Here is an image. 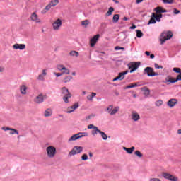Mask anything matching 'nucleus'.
<instances>
[{
  "label": "nucleus",
  "mask_w": 181,
  "mask_h": 181,
  "mask_svg": "<svg viewBox=\"0 0 181 181\" xmlns=\"http://www.w3.org/2000/svg\"><path fill=\"white\" fill-rule=\"evenodd\" d=\"M156 14L153 13L151 16V18L149 21L148 25L156 23L157 22H160L162 19V13H166L168 11L163 9L162 7H157L155 8Z\"/></svg>",
  "instance_id": "1"
},
{
  "label": "nucleus",
  "mask_w": 181,
  "mask_h": 181,
  "mask_svg": "<svg viewBox=\"0 0 181 181\" xmlns=\"http://www.w3.org/2000/svg\"><path fill=\"white\" fill-rule=\"evenodd\" d=\"M61 94L62 95V100L65 104H69L70 103V98H71V93L69 89L66 87H62L61 88Z\"/></svg>",
  "instance_id": "2"
},
{
  "label": "nucleus",
  "mask_w": 181,
  "mask_h": 181,
  "mask_svg": "<svg viewBox=\"0 0 181 181\" xmlns=\"http://www.w3.org/2000/svg\"><path fill=\"white\" fill-rule=\"evenodd\" d=\"M173 36V33L172 31L163 32L159 37L160 45H165L166 40H170V39H172Z\"/></svg>",
  "instance_id": "3"
},
{
  "label": "nucleus",
  "mask_w": 181,
  "mask_h": 181,
  "mask_svg": "<svg viewBox=\"0 0 181 181\" xmlns=\"http://www.w3.org/2000/svg\"><path fill=\"white\" fill-rule=\"evenodd\" d=\"M62 25H63V21H62V19L57 18L54 20L52 24L53 30L55 32H59V30L62 28Z\"/></svg>",
  "instance_id": "4"
},
{
  "label": "nucleus",
  "mask_w": 181,
  "mask_h": 181,
  "mask_svg": "<svg viewBox=\"0 0 181 181\" xmlns=\"http://www.w3.org/2000/svg\"><path fill=\"white\" fill-rule=\"evenodd\" d=\"M119 111V106L114 107L112 105H110L106 108V112L109 115H115L117 112Z\"/></svg>",
  "instance_id": "5"
},
{
  "label": "nucleus",
  "mask_w": 181,
  "mask_h": 181,
  "mask_svg": "<svg viewBox=\"0 0 181 181\" xmlns=\"http://www.w3.org/2000/svg\"><path fill=\"white\" fill-rule=\"evenodd\" d=\"M57 69L58 70V71H60L62 75L65 74L66 76H69V74H70V69L62 64L57 65Z\"/></svg>",
  "instance_id": "6"
},
{
  "label": "nucleus",
  "mask_w": 181,
  "mask_h": 181,
  "mask_svg": "<svg viewBox=\"0 0 181 181\" xmlns=\"http://www.w3.org/2000/svg\"><path fill=\"white\" fill-rule=\"evenodd\" d=\"M46 152L48 158H53L54 156H56L57 151L56 147L53 146H49L46 148Z\"/></svg>",
  "instance_id": "7"
},
{
  "label": "nucleus",
  "mask_w": 181,
  "mask_h": 181,
  "mask_svg": "<svg viewBox=\"0 0 181 181\" xmlns=\"http://www.w3.org/2000/svg\"><path fill=\"white\" fill-rule=\"evenodd\" d=\"M87 128L88 129H92L91 135L93 136H97V135H98V134H100V132H101V130L98 129V127L95 126L94 124H88Z\"/></svg>",
  "instance_id": "8"
},
{
  "label": "nucleus",
  "mask_w": 181,
  "mask_h": 181,
  "mask_svg": "<svg viewBox=\"0 0 181 181\" xmlns=\"http://www.w3.org/2000/svg\"><path fill=\"white\" fill-rule=\"evenodd\" d=\"M81 152H83V146H75L69 153V156H74V155L81 153Z\"/></svg>",
  "instance_id": "9"
},
{
  "label": "nucleus",
  "mask_w": 181,
  "mask_h": 181,
  "mask_svg": "<svg viewBox=\"0 0 181 181\" xmlns=\"http://www.w3.org/2000/svg\"><path fill=\"white\" fill-rule=\"evenodd\" d=\"M139 66H141V62H130L128 64V68L130 69V73H134L137 69L139 68Z\"/></svg>",
  "instance_id": "10"
},
{
  "label": "nucleus",
  "mask_w": 181,
  "mask_h": 181,
  "mask_svg": "<svg viewBox=\"0 0 181 181\" xmlns=\"http://www.w3.org/2000/svg\"><path fill=\"white\" fill-rule=\"evenodd\" d=\"M45 98H46V95L43 93H40L34 98V103L35 104H42L45 101Z\"/></svg>",
  "instance_id": "11"
},
{
  "label": "nucleus",
  "mask_w": 181,
  "mask_h": 181,
  "mask_svg": "<svg viewBox=\"0 0 181 181\" xmlns=\"http://www.w3.org/2000/svg\"><path fill=\"white\" fill-rule=\"evenodd\" d=\"M162 176L165 179H168V180H170V181H178L179 180V178H177V177H175L173 175H170L168 173H163Z\"/></svg>",
  "instance_id": "12"
},
{
  "label": "nucleus",
  "mask_w": 181,
  "mask_h": 181,
  "mask_svg": "<svg viewBox=\"0 0 181 181\" xmlns=\"http://www.w3.org/2000/svg\"><path fill=\"white\" fill-rule=\"evenodd\" d=\"M144 71L147 74L148 77H155V76H159L158 73H155L151 67L145 68Z\"/></svg>",
  "instance_id": "13"
},
{
  "label": "nucleus",
  "mask_w": 181,
  "mask_h": 181,
  "mask_svg": "<svg viewBox=\"0 0 181 181\" xmlns=\"http://www.w3.org/2000/svg\"><path fill=\"white\" fill-rule=\"evenodd\" d=\"M79 107L80 104L78 103V102L75 103L74 105L69 106L67 108V114H71V112H74V111H76V110H77Z\"/></svg>",
  "instance_id": "14"
},
{
  "label": "nucleus",
  "mask_w": 181,
  "mask_h": 181,
  "mask_svg": "<svg viewBox=\"0 0 181 181\" xmlns=\"http://www.w3.org/2000/svg\"><path fill=\"white\" fill-rule=\"evenodd\" d=\"M131 119L134 121V122H138L139 119H141V115L136 111H132L130 115Z\"/></svg>",
  "instance_id": "15"
},
{
  "label": "nucleus",
  "mask_w": 181,
  "mask_h": 181,
  "mask_svg": "<svg viewBox=\"0 0 181 181\" xmlns=\"http://www.w3.org/2000/svg\"><path fill=\"white\" fill-rule=\"evenodd\" d=\"M30 19L35 23H42V20L39 18V16L36 12H33L30 16Z\"/></svg>",
  "instance_id": "16"
},
{
  "label": "nucleus",
  "mask_w": 181,
  "mask_h": 181,
  "mask_svg": "<svg viewBox=\"0 0 181 181\" xmlns=\"http://www.w3.org/2000/svg\"><path fill=\"white\" fill-rule=\"evenodd\" d=\"M98 39H100V34H97L94 35L92 38H90V47H94V46H95V43L98 42Z\"/></svg>",
  "instance_id": "17"
},
{
  "label": "nucleus",
  "mask_w": 181,
  "mask_h": 181,
  "mask_svg": "<svg viewBox=\"0 0 181 181\" xmlns=\"http://www.w3.org/2000/svg\"><path fill=\"white\" fill-rule=\"evenodd\" d=\"M47 76V69H42L41 74H40L37 78L39 81H45V77Z\"/></svg>",
  "instance_id": "18"
},
{
  "label": "nucleus",
  "mask_w": 181,
  "mask_h": 181,
  "mask_svg": "<svg viewBox=\"0 0 181 181\" xmlns=\"http://www.w3.org/2000/svg\"><path fill=\"white\" fill-rule=\"evenodd\" d=\"M13 49L14 50H25L26 49V45L16 43L13 45Z\"/></svg>",
  "instance_id": "19"
},
{
  "label": "nucleus",
  "mask_w": 181,
  "mask_h": 181,
  "mask_svg": "<svg viewBox=\"0 0 181 181\" xmlns=\"http://www.w3.org/2000/svg\"><path fill=\"white\" fill-rule=\"evenodd\" d=\"M177 104V99L172 98L167 102V105L169 108H173Z\"/></svg>",
  "instance_id": "20"
},
{
  "label": "nucleus",
  "mask_w": 181,
  "mask_h": 181,
  "mask_svg": "<svg viewBox=\"0 0 181 181\" xmlns=\"http://www.w3.org/2000/svg\"><path fill=\"white\" fill-rule=\"evenodd\" d=\"M78 141V137L77 136V134H74L71 135L67 140L68 144H73V142Z\"/></svg>",
  "instance_id": "21"
},
{
  "label": "nucleus",
  "mask_w": 181,
  "mask_h": 181,
  "mask_svg": "<svg viewBox=\"0 0 181 181\" xmlns=\"http://www.w3.org/2000/svg\"><path fill=\"white\" fill-rule=\"evenodd\" d=\"M20 93L22 95H26L28 94V86L26 85H21L20 86Z\"/></svg>",
  "instance_id": "22"
},
{
  "label": "nucleus",
  "mask_w": 181,
  "mask_h": 181,
  "mask_svg": "<svg viewBox=\"0 0 181 181\" xmlns=\"http://www.w3.org/2000/svg\"><path fill=\"white\" fill-rule=\"evenodd\" d=\"M97 95L96 93L94 92H91L90 93L87 97H86V100H88V101H89L90 103H93V101H94V98Z\"/></svg>",
  "instance_id": "23"
},
{
  "label": "nucleus",
  "mask_w": 181,
  "mask_h": 181,
  "mask_svg": "<svg viewBox=\"0 0 181 181\" xmlns=\"http://www.w3.org/2000/svg\"><path fill=\"white\" fill-rule=\"evenodd\" d=\"M43 115L46 118L52 117V115H53V110L51 108H47L44 111Z\"/></svg>",
  "instance_id": "24"
},
{
  "label": "nucleus",
  "mask_w": 181,
  "mask_h": 181,
  "mask_svg": "<svg viewBox=\"0 0 181 181\" xmlns=\"http://www.w3.org/2000/svg\"><path fill=\"white\" fill-rule=\"evenodd\" d=\"M141 91L144 97H149V95H151V90H149V88H148L147 87L141 88Z\"/></svg>",
  "instance_id": "25"
},
{
  "label": "nucleus",
  "mask_w": 181,
  "mask_h": 181,
  "mask_svg": "<svg viewBox=\"0 0 181 181\" xmlns=\"http://www.w3.org/2000/svg\"><path fill=\"white\" fill-rule=\"evenodd\" d=\"M128 73H129L128 71H125L119 73V74L117 76V78L120 81L124 80V78H125V76H127V74H128Z\"/></svg>",
  "instance_id": "26"
},
{
  "label": "nucleus",
  "mask_w": 181,
  "mask_h": 181,
  "mask_svg": "<svg viewBox=\"0 0 181 181\" xmlns=\"http://www.w3.org/2000/svg\"><path fill=\"white\" fill-rule=\"evenodd\" d=\"M123 151H125V152H127V153H129V155H132V153H133L134 151H135V147L134 146H132L131 148L123 147Z\"/></svg>",
  "instance_id": "27"
},
{
  "label": "nucleus",
  "mask_w": 181,
  "mask_h": 181,
  "mask_svg": "<svg viewBox=\"0 0 181 181\" xmlns=\"http://www.w3.org/2000/svg\"><path fill=\"white\" fill-rule=\"evenodd\" d=\"M134 87H141L139 83H130L129 85L127 86L124 88L125 90H128V88H134Z\"/></svg>",
  "instance_id": "28"
},
{
  "label": "nucleus",
  "mask_w": 181,
  "mask_h": 181,
  "mask_svg": "<svg viewBox=\"0 0 181 181\" xmlns=\"http://www.w3.org/2000/svg\"><path fill=\"white\" fill-rule=\"evenodd\" d=\"M76 136H78V139H81V138H85L86 136H88V132H78L76 133Z\"/></svg>",
  "instance_id": "29"
},
{
  "label": "nucleus",
  "mask_w": 181,
  "mask_h": 181,
  "mask_svg": "<svg viewBox=\"0 0 181 181\" xmlns=\"http://www.w3.org/2000/svg\"><path fill=\"white\" fill-rule=\"evenodd\" d=\"M165 83L169 84V83H177V81H176V79H173L172 77L170 76H167L165 78Z\"/></svg>",
  "instance_id": "30"
},
{
  "label": "nucleus",
  "mask_w": 181,
  "mask_h": 181,
  "mask_svg": "<svg viewBox=\"0 0 181 181\" xmlns=\"http://www.w3.org/2000/svg\"><path fill=\"white\" fill-rule=\"evenodd\" d=\"M50 9H52V6L50 5V4H49L48 5H47L45 6V8L41 11V13H42V15H45V13H47V12H49V11H50Z\"/></svg>",
  "instance_id": "31"
},
{
  "label": "nucleus",
  "mask_w": 181,
  "mask_h": 181,
  "mask_svg": "<svg viewBox=\"0 0 181 181\" xmlns=\"http://www.w3.org/2000/svg\"><path fill=\"white\" fill-rule=\"evenodd\" d=\"M9 132V135H15V134L16 135H19V132H18V130L15 129H13V128H10V129L8 130Z\"/></svg>",
  "instance_id": "32"
},
{
  "label": "nucleus",
  "mask_w": 181,
  "mask_h": 181,
  "mask_svg": "<svg viewBox=\"0 0 181 181\" xmlns=\"http://www.w3.org/2000/svg\"><path fill=\"white\" fill-rule=\"evenodd\" d=\"M99 134H100L101 138L102 139H103V141H107L108 139V136L104 132L100 130V132L99 133Z\"/></svg>",
  "instance_id": "33"
},
{
  "label": "nucleus",
  "mask_w": 181,
  "mask_h": 181,
  "mask_svg": "<svg viewBox=\"0 0 181 181\" xmlns=\"http://www.w3.org/2000/svg\"><path fill=\"white\" fill-rule=\"evenodd\" d=\"M72 78H73V77H71V76H66L64 78L63 81L65 83H70V81H71Z\"/></svg>",
  "instance_id": "34"
},
{
  "label": "nucleus",
  "mask_w": 181,
  "mask_h": 181,
  "mask_svg": "<svg viewBox=\"0 0 181 181\" xmlns=\"http://www.w3.org/2000/svg\"><path fill=\"white\" fill-rule=\"evenodd\" d=\"M156 107H162L163 105V101L161 99H159L155 102Z\"/></svg>",
  "instance_id": "35"
},
{
  "label": "nucleus",
  "mask_w": 181,
  "mask_h": 181,
  "mask_svg": "<svg viewBox=\"0 0 181 181\" xmlns=\"http://www.w3.org/2000/svg\"><path fill=\"white\" fill-rule=\"evenodd\" d=\"M88 25H90V21L84 20V21H81V25L83 28H87V26H88Z\"/></svg>",
  "instance_id": "36"
},
{
  "label": "nucleus",
  "mask_w": 181,
  "mask_h": 181,
  "mask_svg": "<svg viewBox=\"0 0 181 181\" xmlns=\"http://www.w3.org/2000/svg\"><path fill=\"white\" fill-rule=\"evenodd\" d=\"M118 21H119V15L115 14L112 18V22H114V23H117V22H118Z\"/></svg>",
  "instance_id": "37"
},
{
  "label": "nucleus",
  "mask_w": 181,
  "mask_h": 181,
  "mask_svg": "<svg viewBox=\"0 0 181 181\" xmlns=\"http://www.w3.org/2000/svg\"><path fill=\"white\" fill-rule=\"evenodd\" d=\"M112 12H114V8L110 7L106 13V16H111V15H112Z\"/></svg>",
  "instance_id": "38"
},
{
  "label": "nucleus",
  "mask_w": 181,
  "mask_h": 181,
  "mask_svg": "<svg viewBox=\"0 0 181 181\" xmlns=\"http://www.w3.org/2000/svg\"><path fill=\"white\" fill-rule=\"evenodd\" d=\"M69 54L72 57H78V52L77 51H71Z\"/></svg>",
  "instance_id": "39"
},
{
  "label": "nucleus",
  "mask_w": 181,
  "mask_h": 181,
  "mask_svg": "<svg viewBox=\"0 0 181 181\" xmlns=\"http://www.w3.org/2000/svg\"><path fill=\"white\" fill-rule=\"evenodd\" d=\"M136 37L141 38L144 36V33H142V31L139 30H136Z\"/></svg>",
  "instance_id": "40"
},
{
  "label": "nucleus",
  "mask_w": 181,
  "mask_h": 181,
  "mask_svg": "<svg viewBox=\"0 0 181 181\" xmlns=\"http://www.w3.org/2000/svg\"><path fill=\"white\" fill-rule=\"evenodd\" d=\"M95 116H96L95 114L92 113V114L89 115L88 116H87L86 117V121H88L89 119H93V118H95Z\"/></svg>",
  "instance_id": "41"
},
{
  "label": "nucleus",
  "mask_w": 181,
  "mask_h": 181,
  "mask_svg": "<svg viewBox=\"0 0 181 181\" xmlns=\"http://www.w3.org/2000/svg\"><path fill=\"white\" fill-rule=\"evenodd\" d=\"M134 155H136V156L139 158H144V154H142V153H141V151H136L134 152Z\"/></svg>",
  "instance_id": "42"
},
{
  "label": "nucleus",
  "mask_w": 181,
  "mask_h": 181,
  "mask_svg": "<svg viewBox=\"0 0 181 181\" xmlns=\"http://www.w3.org/2000/svg\"><path fill=\"white\" fill-rule=\"evenodd\" d=\"M59 4V0H52L50 1L49 4L52 6H56Z\"/></svg>",
  "instance_id": "43"
},
{
  "label": "nucleus",
  "mask_w": 181,
  "mask_h": 181,
  "mask_svg": "<svg viewBox=\"0 0 181 181\" xmlns=\"http://www.w3.org/2000/svg\"><path fill=\"white\" fill-rule=\"evenodd\" d=\"M163 4H168L171 5V4H173L174 0H163Z\"/></svg>",
  "instance_id": "44"
},
{
  "label": "nucleus",
  "mask_w": 181,
  "mask_h": 181,
  "mask_svg": "<svg viewBox=\"0 0 181 181\" xmlns=\"http://www.w3.org/2000/svg\"><path fill=\"white\" fill-rule=\"evenodd\" d=\"M53 74H54V76H56V77H62V76H63V74L61 72H53Z\"/></svg>",
  "instance_id": "45"
},
{
  "label": "nucleus",
  "mask_w": 181,
  "mask_h": 181,
  "mask_svg": "<svg viewBox=\"0 0 181 181\" xmlns=\"http://www.w3.org/2000/svg\"><path fill=\"white\" fill-rule=\"evenodd\" d=\"M173 71H175V73H178L179 74H181V70L180 68H173Z\"/></svg>",
  "instance_id": "46"
},
{
  "label": "nucleus",
  "mask_w": 181,
  "mask_h": 181,
  "mask_svg": "<svg viewBox=\"0 0 181 181\" xmlns=\"http://www.w3.org/2000/svg\"><path fill=\"white\" fill-rule=\"evenodd\" d=\"M173 13H174V15H179V13H180V11L177 10L176 8H174Z\"/></svg>",
  "instance_id": "47"
},
{
  "label": "nucleus",
  "mask_w": 181,
  "mask_h": 181,
  "mask_svg": "<svg viewBox=\"0 0 181 181\" xmlns=\"http://www.w3.org/2000/svg\"><path fill=\"white\" fill-rule=\"evenodd\" d=\"M115 50H125V48L124 47H121L119 46H116L115 47Z\"/></svg>",
  "instance_id": "48"
},
{
  "label": "nucleus",
  "mask_w": 181,
  "mask_h": 181,
  "mask_svg": "<svg viewBox=\"0 0 181 181\" xmlns=\"http://www.w3.org/2000/svg\"><path fill=\"white\" fill-rule=\"evenodd\" d=\"M155 69H163V66H159L158 64H154Z\"/></svg>",
  "instance_id": "49"
},
{
  "label": "nucleus",
  "mask_w": 181,
  "mask_h": 181,
  "mask_svg": "<svg viewBox=\"0 0 181 181\" xmlns=\"http://www.w3.org/2000/svg\"><path fill=\"white\" fill-rule=\"evenodd\" d=\"M2 131H9V129H11V128H9L8 127H1Z\"/></svg>",
  "instance_id": "50"
},
{
  "label": "nucleus",
  "mask_w": 181,
  "mask_h": 181,
  "mask_svg": "<svg viewBox=\"0 0 181 181\" xmlns=\"http://www.w3.org/2000/svg\"><path fill=\"white\" fill-rule=\"evenodd\" d=\"M81 159H88V156L87 154H83L81 157Z\"/></svg>",
  "instance_id": "51"
},
{
  "label": "nucleus",
  "mask_w": 181,
  "mask_h": 181,
  "mask_svg": "<svg viewBox=\"0 0 181 181\" xmlns=\"http://www.w3.org/2000/svg\"><path fill=\"white\" fill-rule=\"evenodd\" d=\"M150 181H162L159 178H151Z\"/></svg>",
  "instance_id": "52"
},
{
  "label": "nucleus",
  "mask_w": 181,
  "mask_h": 181,
  "mask_svg": "<svg viewBox=\"0 0 181 181\" xmlns=\"http://www.w3.org/2000/svg\"><path fill=\"white\" fill-rule=\"evenodd\" d=\"M177 135H181V129L177 130Z\"/></svg>",
  "instance_id": "53"
},
{
  "label": "nucleus",
  "mask_w": 181,
  "mask_h": 181,
  "mask_svg": "<svg viewBox=\"0 0 181 181\" xmlns=\"http://www.w3.org/2000/svg\"><path fill=\"white\" fill-rule=\"evenodd\" d=\"M130 29L132 30L136 29V25H132V26L130 27Z\"/></svg>",
  "instance_id": "54"
},
{
  "label": "nucleus",
  "mask_w": 181,
  "mask_h": 181,
  "mask_svg": "<svg viewBox=\"0 0 181 181\" xmlns=\"http://www.w3.org/2000/svg\"><path fill=\"white\" fill-rule=\"evenodd\" d=\"M144 0H136V4H141V2H143Z\"/></svg>",
  "instance_id": "55"
},
{
  "label": "nucleus",
  "mask_w": 181,
  "mask_h": 181,
  "mask_svg": "<svg viewBox=\"0 0 181 181\" xmlns=\"http://www.w3.org/2000/svg\"><path fill=\"white\" fill-rule=\"evenodd\" d=\"M145 54H146V56H151V52H149V51H146Z\"/></svg>",
  "instance_id": "56"
},
{
  "label": "nucleus",
  "mask_w": 181,
  "mask_h": 181,
  "mask_svg": "<svg viewBox=\"0 0 181 181\" xmlns=\"http://www.w3.org/2000/svg\"><path fill=\"white\" fill-rule=\"evenodd\" d=\"M151 59H155V55L153 54L150 55Z\"/></svg>",
  "instance_id": "57"
},
{
  "label": "nucleus",
  "mask_w": 181,
  "mask_h": 181,
  "mask_svg": "<svg viewBox=\"0 0 181 181\" xmlns=\"http://www.w3.org/2000/svg\"><path fill=\"white\" fill-rule=\"evenodd\" d=\"M117 80H119V79H118V76H117L116 78H113V79H112V81H113V82H114V81H117Z\"/></svg>",
  "instance_id": "58"
},
{
  "label": "nucleus",
  "mask_w": 181,
  "mask_h": 181,
  "mask_svg": "<svg viewBox=\"0 0 181 181\" xmlns=\"http://www.w3.org/2000/svg\"><path fill=\"white\" fill-rule=\"evenodd\" d=\"M113 1L115 2V4H119V1L118 0H113Z\"/></svg>",
  "instance_id": "59"
},
{
  "label": "nucleus",
  "mask_w": 181,
  "mask_h": 181,
  "mask_svg": "<svg viewBox=\"0 0 181 181\" xmlns=\"http://www.w3.org/2000/svg\"><path fill=\"white\" fill-rule=\"evenodd\" d=\"M86 91H84V90L82 91V95H86Z\"/></svg>",
  "instance_id": "60"
},
{
  "label": "nucleus",
  "mask_w": 181,
  "mask_h": 181,
  "mask_svg": "<svg viewBox=\"0 0 181 181\" xmlns=\"http://www.w3.org/2000/svg\"><path fill=\"white\" fill-rule=\"evenodd\" d=\"M89 158H93V154L91 153H89Z\"/></svg>",
  "instance_id": "61"
},
{
  "label": "nucleus",
  "mask_w": 181,
  "mask_h": 181,
  "mask_svg": "<svg viewBox=\"0 0 181 181\" xmlns=\"http://www.w3.org/2000/svg\"><path fill=\"white\" fill-rule=\"evenodd\" d=\"M128 20H129V18H127V17H124V18H123V21H128Z\"/></svg>",
  "instance_id": "62"
},
{
  "label": "nucleus",
  "mask_w": 181,
  "mask_h": 181,
  "mask_svg": "<svg viewBox=\"0 0 181 181\" xmlns=\"http://www.w3.org/2000/svg\"><path fill=\"white\" fill-rule=\"evenodd\" d=\"M71 75L72 76H76V72H72Z\"/></svg>",
  "instance_id": "63"
},
{
  "label": "nucleus",
  "mask_w": 181,
  "mask_h": 181,
  "mask_svg": "<svg viewBox=\"0 0 181 181\" xmlns=\"http://www.w3.org/2000/svg\"><path fill=\"white\" fill-rule=\"evenodd\" d=\"M133 97H134V98H136V94L133 95Z\"/></svg>",
  "instance_id": "64"
}]
</instances>
